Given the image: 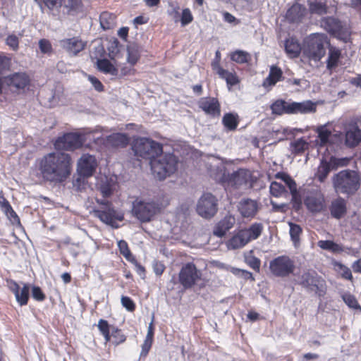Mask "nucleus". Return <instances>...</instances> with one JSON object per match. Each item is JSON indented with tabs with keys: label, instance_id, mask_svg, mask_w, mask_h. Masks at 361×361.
<instances>
[{
	"label": "nucleus",
	"instance_id": "nucleus-59",
	"mask_svg": "<svg viewBox=\"0 0 361 361\" xmlns=\"http://www.w3.org/2000/svg\"><path fill=\"white\" fill-rule=\"evenodd\" d=\"M39 47L40 51L44 54L49 53L51 50V45L50 42L45 39L39 40Z\"/></svg>",
	"mask_w": 361,
	"mask_h": 361
},
{
	"label": "nucleus",
	"instance_id": "nucleus-33",
	"mask_svg": "<svg viewBox=\"0 0 361 361\" xmlns=\"http://www.w3.org/2000/svg\"><path fill=\"white\" fill-rule=\"evenodd\" d=\"M97 68L99 71L116 76L118 73V69L108 59H98L97 61Z\"/></svg>",
	"mask_w": 361,
	"mask_h": 361
},
{
	"label": "nucleus",
	"instance_id": "nucleus-14",
	"mask_svg": "<svg viewBox=\"0 0 361 361\" xmlns=\"http://www.w3.org/2000/svg\"><path fill=\"white\" fill-rule=\"evenodd\" d=\"M303 4H295L293 5L286 13V18L291 23H298L305 15L308 8L310 13L316 11V0H302Z\"/></svg>",
	"mask_w": 361,
	"mask_h": 361
},
{
	"label": "nucleus",
	"instance_id": "nucleus-24",
	"mask_svg": "<svg viewBox=\"0 0 361 361\" xmlns=\"http://www.w3.org/2000/svg\"><path fill=\"white\" fill-rule=\"evenodd\" d=\"M60 46L69 54L76 55L84 49L85 44L79 38L73 37L61 40Z\"/></svg>",
	"mask_w": 361,
	"mask_h": 361
},
{
	"label": "nucleus",
	"instance_id": "nucleus-5",
	"mask_svg": "<svg viewBox=\"0 0 361 361\" xmlns=\"http://www.w3.org/2000/svg\"><path fill=\"white\" fill-rule=\"evenodd\" d=\"M219 210V200L212 192H205L197 201L195 211L204 219L210 220Z\"/></svg>",
	"mask_w": 361,
	"mask_h": 361
},
{
	"label": "nucleus",
	"instance_id": "nucleus-4",
	"mask_svg": "<svg viewBox=\"0 0 361 361\" xmlns=\"http://www.w3.org/2000/svg\"><path fill=\"white\" fill-rule=\"evenodd\" d=\"M333 184L337 192L353 195L360 188V177L354 171L343 170L334 176Z\"/></svg>",
	"mask_w": 361,
	"mask_h": 361
},
{
	"label": "nucleus",
	"instance_id": "nucleus-11",
	"mask_svg": "<svg viewBox=\"0 0 361 361\" xmlns=\"http://www.w3.org/2000/svg\"><path fill=\"white\" fill-rule=\"evenodd\" d=\"M201 278L202 271L192 262L183 265L178 274L179 283L185 290L194 286Z\"/></svg>",
	"mask_w": 361,
	"mask_h": 361
},
{
	"label": "nucleus",
	"instance_id": "nucleus-13",
	"mask_svg": "<svg viewBox=\"0 0 361 361\" xmlns=\"http://www.w3.org/2000/svg\"><path fill=\"white\" fill-rule=\"evenodd\" d=\"M269 268L271 273L278 277H286L294 271L295 264L287 256H279L270 262Z\"/></svg>",
	"mask_w": 361,
	"mask_h": 361
},
{
	"label": "nucleus",
	"instance_id": "nucleus-40",
	"mask_svg": "<svg viewBox=\"0 0 361 361\" xmlns=\"http://www.w3.org/2000/svg\"><path fill=\"white\" fill-rule=\"evenodd\" d=\"M30 286L28 284L23 283V287L15 294L16 299L20 305H25L29 299Z\"/></svg>",
	"mask_w": 361,
	"mask_h": 361
},
{
	"label": "nucleus",
	"instance_id": "nucleus-39",
	"mask_svg": "<svg viewBox=\"0 0 361 361\" xmlns=\"http://www.w3.org/2000/svg\"><path fill=\"white\" fill-rule=\"evenodd\" d=\"M309 144L304 138H300L291 143L290 147L295 156L301 155L308 148Z\"/></svg>",
	"mask_w": 361,
	"mask_h": 361
},
{
	"label": "nucleus",
	"instance_id": "nucleus-41",
	"mask_svg": "<svg viewBox=\"0 0 361 361\" xmlns=\"http://www.w3.org/2000/svg\"><path fill=\"white\" fill-rule=\"evenodd\" d=\"M317 245L323 250L333 253H338L343 251V248L338 244L332 240H319Z\"/></svg>",
	"mask_w": 361,
	"mask_h": 361
},
{
	"label": "nucleus",
	"instance_id": "nucleus-63",
	"mask_svg": "<svg viewBox=\"0 0 361 361\" xmlns=\"http://www.w3.org/2000/svg\"><path fill=\"white\" fill-rule=\"evenodd\" d=\"M118 44L119 42H118V40L116 39L111 44L110 47L108 48L109 51V56L111 59H114V57L118 53Z\"/></svg>",
	"mask_w": 361,
	"mask_h": 361
},
{
	"label": "nucleus",
	"instance_id": "nucleus-34",
	"mask_svg": "<svg viewBox=\"0 0 361 361\" xmlns=\"http://www.w3.org/2000/svg\"><path fill=\"white\" fill-rule=\"evenodd\" d=\"M290 106V100L285 101L283 99H277L270 106L273 114L283 115L288 114V109Z\"/></svg>",
	"mask_w": 361,
	"mask_h": 361
},
{
	"label": "nucleus",
	"instance_id": "nucleus-18",
	"mask_svg": "<svg viewBox=\"0 0 361 361\" xmlns=\"http://www.w3.org/2000/svg\"><path fill=\"white\" fill-rule=\"evenodd\" d=\"M198 106L211 117H219L221 114L220 104L216 98L202 97L198 102Z\"/></svg>",
	"mask_w": 361,
	"mask_h": 361
},
{
	"label": "nucleus",
	"instance_id": "nucleus-3",
	"mask_svg": "<svg viewBox=\"0 0 361 361\" xmlns=\"http://www.w3.org/2000/svg\"><path fill=\"white\" fill-rule=\"evenodd\" d=\"M285 50L291 58L298 57L302 51L303 56L310 61L316 62V33H312L305 38L302 47L295 39H286Z\"/></svg>",
	"mask_w": 361,
	"mask_h": 361
},
{
	"label": "nucleus",
	"instance_id": "nucleus-8",
	"mask_svg": "<svg viewBox=\"0 0 361 361\" xmlns=\"http://www.w3.org/2000/svg\"><path fill=\"white\" fill-rule=\"evenodd\" d=\"M159 209L158 204L154 201L147 202L136 199L133 202L131 212L140 222L145 223L150 221Z\"/></svg>",
	"mask_w": 361,
	"mask_h": 361
},
{
	"label": "nucleus",
	"instance_id": "nucleus-31",
	"mask_svg": "<svg viewBox=\"0 0 361 361\" xmlns=\"http://www.w3.org/2000/svg\"><path fill=\"white\" fill-rule=\"evenodd\" d=\"M106 143L113 147H125L128 143V137L123 133H113L106 137Z\"/></svg>",
	"mask_w": 361,
	"mask_h": 361
},
{
	"label": "nucleus",
	"instance_id": "nucleus-2",
	"mask_svg": "<svg viewBox=\"0 0 361 361\" xmlns=\"http://www.w3.org/2000/svg\"><path fill=\"white\" fill-rule=\"evenodd\" d=\"M40 171L46 180L63 183L71 173V159H41Z\"/></svg>",
	"mask_w": 361,
	"mask_h": 361
},
{
	"label": "nucleus",
	"instance_id": "nucleus-50",
	"mask_svg": "<svg viewBox=\"0 0 361 361\" xmlns=\"http://www.w3.org/2000/svg\"><path fill=\"white\" fill-rule=\"evenodd\" d=\"M317 137L320 139L322 145L326 144L329 138L331 137V133L324 129L322 126L317 128Z\"/></svg>",
	"mask_w": 361,
	"mask_h": 361
},
{
	"label": "nucleus",
	"instance_id": "nucleus-36",
	"mask_svg": "<svg viewBox=\"0 0 361 361\" xmlns=\"http://www.w3.org/2000/svg\"><path fill=\"white\" fill-rule=\"evenodd\" d=\"M238 116L232 113L224 114L222 118V123L228 130H234L238 125Z\"/></svg>",
	"mask_w": 361,
	"mask_h": 361
},
{
	"label": "nucleus",
	"instance_id": "nucleus-54",
	"mask_svg": "<svg viewBox=\"0 0 361 361\" xmlns=\"http://www.w3.org/2000/svg\"><path fill=\"white\" fill-rule=\"evenodd\" d=\"M122 305L128 311L133 312L135 309V305L132 299L128 296L121 297Z\"/></svg>",
	"mask_w": 361,
	"mask_h": 361
},
{
	"label": "nucleus",
	"instance_id": "nucleus-52",
	"mask_svg": "<svg viewBox=\"0 0 361 361\" xmlns=\"http://www.w3.org/2000/svg\"><path fill=\"white\" fill-rule=\"evenodd\" d=\"M118 246L121 254L127 259H129L132 255L128 248V243L125 240H121L118 242Z\"/></svg>",
	"mask_w": 361,
	"mask_h": 361
},
{
	"label": "nucleus",
	"instance_id": "nucleus-44",
	"mask_svg": "<svg viewBox=\"0 0 361 361\" xmlns=\"http://www.w3.org/2000/svg\"><path fill=\"white\" fill-rule=\"evenodd\" d=\"M87 178L78 174L77 176H73L72 185L76 192H82L85 189L87 183Z\"/></svg>",
	"mask_w": 361,
	"mask_h": 361
},
{
	"label": "nucleus",
	"instance_id": "nucleus-19",
	"mask_svg": "<svg viewBox=\"0 0 361 361\" xmlns=\"http://www.w3.org/2000/svg\"><path fill=\"white\" fill-rule=\"evenodd\" d=\"M152 145H154L157 146V149H159V142L150 138L139 137L134 139L132 143V150L135 156L143 158L145 157L147 147H153Z\"/></svg>",
	"mask_w": 361,
	"mask_h": 361
},
{
	"label": "nucleus",
	"instance_id": "nucleus-15",
	"mask_svg": "<svg viewBox=\"0 0 361 361\" xmlns=\"http://www.w3.org/2000/svg\"><path fill=\"white\" fill-rule=\"evenodd\" d=\"M345 142L348 147H355L361 142V116L353 118L345 131Z\"/></svg>",
	"mask_w": 361,
	"mask_h": 361
},
{
	"label": "nucleus",
	"instance_id": "nucleus-37",
	"mask_svg": "<svg viewBox=\"0 0 361 361\" xmlns=\"http://www.w3.org/2000/svg\"><path fill=\"white\" fill-rule=\"evenodd\" d=\"M247 233L249 241L258 238L263 231V225L261 223H255L252 224L247 229H243Z\"/></svg>",
	"mask_w": 361,
	"mask_h": 361
},
{
	"label": "nucleus",
	"instance_id": "nucleus-46",
	"mask_svg": "<svg viewBox=\"0 0 361 361\" xmlns=\"http://www.w3.org/2000/svg\"><path fill=\"white\" fill-rule=\"evenodd\" d=\"M111 338L112 343L116 345L123 343L126 339L121 330L114 326H111Z\"/></svg>",
	"mask_w": 361,
	"mask_h": 361
},
{
	"label": "nucleus",
	"instance_id": "nucleus-56",
	"mask_svg": "<svg viewBox=\"0 0 361 361\" xmlns=\"http://www.w3.org/2000/svg\"><path fill=\"white\" fill-rule=\"evenodd\" d=\"M6 43L13 50H16L18 48V37L15 35H8L6 39Z\"/></svg>",
	"mask_w": 361,
	"mask_h": 361
},
{
	"label": "nucleus",
	"instance_id": "nucleus-45",
	"mask_svg": "<svg viewBox=\"0 0 361 361\" xmlns=\"http://www.w3.org/2000/svg\"><path fill=\"white\" fill-rule=\"evenodd\" d=\"M289 226L290 238L295 246H296L300 241V235L302 233V228L299 225L293 223H289Z\"/></svg>",
	"mask_w": 361,
	"mask_h": 361
},
{
	"label": "nucleus",
	"instance_id": "nucleus-12",
	"mask_svg": "<svg viewBox=\"0 0 361 361\" xmlns=\"http://www.w3.org/2000/svg\"><path fill=\"white\" fill-rule=\"evenodd\" d=\"M97 202L101 205V207L94 209V213L102 222L108 225H112L114 220H123V216L114 209L111 202L104 199H97Z\"/></svg>",
	"mask_w": 361,
	"mask_h": 361
},
{
	"label": "nucleus",
	"instance_id": "nucleus-25",
	"mask_svg": "<svg viewBox=\"0 0 361 361\" xmlns=\"http://www.w3.org/2000/svg\"><path fill=\"white\" fill-rule=\"evenodd\" d=\"M235 223V219L231 215H226L215 226L213 233L217 237H223Z\"/></svg>",
	"mask_w": 361,
	"mask_h": 361
},
{
	"label": "nucleus",
	"instance_id": "nucleus-61",
	"mask_svg": "<svg viewBox=\"0 0 361 361\" xmlns=\"http://www.w3.org/2000/svg\"><path fill=\"white\" fill-rule=\"evenodd\" d=\"M171 9L168 10L169 14L173 18L175 22H178L179 20V6H175L172 4H170Z\"/></svg>",
	"mask_w": 361,
	"mask_h": 361
},
{
	"label": "nucleus",
	"instance_id": "nucleus-22",
	"mask_svg": "<svg viewBox=\"0 0 361 361\" xmlns=\"http://www.w3.org/2000/svg\"><path fill=\"white\" fill-rule=\"evenodd\" d=\"M316 104L310 100H305L301 102H293L290 100V106L288 114H309L315 110Z\"/></svg>",
	"mask_w": 361,
	"mask_h": 361
},
{
	"label": "nucleus",
	"instance_id": "nucleus-30",
	"mask_svg": "<svg viewBox=\"0 0 361 361\" xmlns=\"http://www.w3.org/2000/svg\"><path fill=\"white\" fill-rule=\"evenodd\" d=\"M337 4L335 0H317V14L336 13Z\"/></svg>",
	"mask_w": 361,
	"mask_h": 361
},
{
	"label": "nucleus",
	"instance_id": "nucleus-62",
	"mask_svg": "<svg viewBox=\"0 0 361 361\" xmlns=\"http://www.w3.org/2000/svg\"><path fill=\"white\" fill-rule=\"evenodd\" d=\"M97 326L101 334H107V332L110 331V329H111V327H110L109 325L108 322L102 319H99Z\"/></svg>",
	"mask_w": 361,
	"mask_h": 361
},
{
	"label": "nucleus",
	"instance_id": "nucleus-27",
	"mask_svg": "<svg viewBox=\"0 0 361 361\" xmlns=\"http://www.w3.org/2000/svg\"><path fill=\"white\" fill-rule=\"evenodd\" d=\"M209 175L216 180V182L221 184L224 188H226L229 173L227 172L226 169L222 163L219 166L211 168L209 169Z\"/></svg>",
	"mask_w": 361,
	"mask_h": 361
},
{
	"label": "nucleus",
	"instance_id": "nucleus-49",
	"mask_svg": "<svg viewBox=\"0 0 361 361\" xmlns=\"http://www.w3.org/2000/svg\"><path fill=\"white\" fill-rule=\"evenodd\" d=\"M153 147H147L145 158H158L163 152L162 145L159 143V149H157V146L152 145Z\"/></svg>",
	"mask_w": 361,
	"mask_h": 361
},
{
	"label": "nucleus",
	"instance_id": "nucleus-60",
	"mask_svg": "<svg viewBox=\"0 0 361 361\" xmlns=\"http://www.w3.org/2000/svg\"><path fill=\"white\" fill-rule=\"evenodd\" d=\"M247 263L255 271H259V267H260L261 262L258 258H257L255 257H251L247 259Z\"/></svg>",
	"mask_w": 361,
	"mask_h": 361
},
{
	"label": "nucleus",
	"instance_id": "nucleus-17",
	"mask_svg": "<svg viewBox=\"0 0 361 361\" xmlns=\"http://www.w3.org/2000/svg\"><path fill=\"white\" fill-rule=\"evenodd\" d=\"M324 39L329 49V56L326 60V67L331 70L338 66L339 59L341 56V51L340 49L334 47L330 42L329 38L325 34L317 33V40Z\"/></svg>",
	"mask_w": 361,
	"mask_h": 361
},
{
	"label": "nucleus",
	"instance_id": "nucleus-51",
	"mask_svg": "<svg viewBox=\"0 0 361 361\" xmlns=\"http://www.w3.org/2000/svg\"><path fill=\"white\" fill-rule=\"evenodd\" d=\"M82 0H66L65 6L69 11H78L82 8Z\"/></svg>",
	"mask_w": 361,
	"mask_h": 361
},
{
	"label": "nucleus",
	"instance_id": "nucleus-6",
	"mask_svg": "<svg viewBox=\"0 0 361 361\" xmlns=\"http://www.w3.org/2000/svg\"><path fill=\"white\" fill-rule=\"evenodd\" d=\"M90 133L87 130L80 133H68L59 137L55 143V149L58 151H73L82 147L86 137Z\"/></svg>",
	"mask_w": 361,
	"mask_h": 361
},
{
	"label": "nucleus",
	"instance_id": "nucleus-57",
	"mask_svg": "<svg viewBox=\"0 0 361 361\" xmlns=\"http://www.w3.org/2000/svg\"><path fill=\"white\" fill-rule=\"evenodd\" d=\"M32 296L37 301H43L45 298V295L43 293L42 289L38 286L32 287Z\"/></svg>",
	"mask_w": 361,
	"mask_h": 361
},
{
	"label": "nucleus",
	"instance_id": "nucleus-42",
	"mask_svg": "<svg viewBox=\"0 0 361 361\" xmlns=\"http://www.w3.org/2000/svg\"><path fill=\"white\" fill-rule=\"evenodd\" d=\"M219 77L226 81L228 85L234 86L239 82L235 73L228 71L225 69H220Z\"/></svg>",
	"mask_w": 361,
	"mask_h": 361
},
{
	"label": "nucleus",
	"instance_id": "nucleus-47",
	"mask_svg": "<svg viewBox=\"0 0 361 361\" xmlns=\"http://www.w3.org/2000/svg\"><path fill=\"white\" fill-rule=\"evenodd\" d=\"M342 298L350 308L361 310V307L353 295L346 293L342 295Z\"/></svg>",
	"mask_w": 361,
	"mask_h": 361
},
{
	"label": "nucleus",
	"instance_id": "nucleus-64",
	"mask_svg": "<svg viewBox=\"0 0 361 361\" xmlns=\"http://www.w3.org/2000/svg\"><path fill=\"white\" fill-rule=\"evenodd\" d=\"M152 341L149 340L145 339L144 343L142 345V350L140 353L141 357H145L148 354L151 347H152Z\"/></svg>",
	"mask_w": 361,
	"mask_h": 361
},
{
	"label": "nucleus",
	"instance_id": "nucleus-16",
	"mask_svg": "<svg viewBox=\"0 0 361 361\" xmlns=\"http://www.w3.org/2000/svg\"><path fill=\"white\" fill-rule=\"evenodd\" d=\"M350 159H321L319 166L317 168V178L323 182L330 171L336 169L338 166H345L348 164Z\"/></svg>",
	"mask_w": 361,
	"mask_h": 361
},
{
	"label": "nucleus",
	"instance_id": "nucleus-20",
	"mask_svg": "<svg viewBox=\"0 0 361 361\" xmlns=\"http://www.w3.org/2000/svg\"><path fill=\"white\" fill-rule=\"evenodd\" d=\"M238 208L244 218H253L258 212L259 204L256 200L245 198L239 202Z\"/></svg>",
	"mask_w": 361,
	"mask_h": 361
},
{
	"label": "nucleus",
	"instance_id": "nucleus-7",
	"mask_svg": "<svg viewBox=\"0 0 361 361\" xmlns=\"http://www.w3.org/2000/svg\"><path fill=\"white\" fill-rule=\"evenodd\" d=\"M320 26L331 36L343 42H347L350 36L348 29L338 18L332 16L322 18Z\"/></svg>",
	"mask_w": 361,
	"mask_h": 361
},
{
	"label": "nucleus",
	"instance_id": "nucleus-55",
	"mask_svg": "<svg viewBox=\"0 0 361 361\" xmlns=\"http://www.w3.org/2000/svg\"><path fill=\"white\" fill-rule=\"evenodd\" d=\"M302 283L307 287L316 286V279L309 273H305L302 276Z\"/></svg>",
	"mask_w": 361,
	"mask_h": 361
},
{
	"label": "nucleus",
	"instance_id": "nucleus-32",
	"mask_svg": "<svg viewBox=\"0 0 361 361\" xmlns=\"http://www.w3.org/2000/svg\"><path fill=\"white\" fill-rule=\"evenodd\" d=\"M282 77V71L277 66H271L267 78L263 82V86L267 87L268 86L274 85Z\"/></svg>",
	"mask_w": 361,
	"mask_h": 361
},
{
	"label": "nucleus",
	"instance_id": "nucleus-10",
	"mask_svg": "<svg viewBox=\"0 0 361 361\" xmlns=\"http://www.w3.org/2000/svg\"><path fill=\"white\" fill-rule=\"evenodd\" d=\"M152 173L155 178L163 180L177 170L178 159H149Z\"/></svg>",
	"mask_w": 361,
	"mask_h": 361
},
{
	"label": "nucleus",
	"instance_id": "nucleus-38",
	"mask_svg": "<svg viewBox=\"0 0 361 361\" xmlns=\"http://www.w3.org/2000/svg\"><path fill=\"white\" fill-rule=\"evenodd\" d=\"M231 59L238 63H247L251 60V55L243 50H236L231 54Z\"/></svg>",
	"mask_w": 361,
	"mask_h": 361
},
{
	"label": "nucleus",
	"instance_id": "nucleus-1",
	"mask_svg": "<svg viewBox=\"0 0 361 361\" xmlns=\"http://www.w3.org/2000/svg\"><path fill=\"white\" fill-rule=\"evenodd\" d=\"M281 178L290 190L292 196L291 204L295 211L300 212L304 204L310 212H316V184L314 178H307L299 189L297 188L295 181L288 175L282 174Z\"/></svg>",
	"mask_w": 361,
	"mask_h": 361
},
{
	"label": "nucleus",
	"instance_id": "nucleus-43",
	"mask_svg": "<svg viewBox=\"0 0 361 361\" xmlns=\"http://www.w3.org/2000/svg\"><path fill=\"white\" fill-rule=\"evenodd\" d=\"M128 58L127 60L131 65H135L139 57L138 47L136 44H130L127 48Z\"/></svg>",
	"mask_w": 361,
	"mask_h": 361
},
{
	"label": "nucleus",
	"instance_id": "nucleus-29",
	"mask_svg": "<svg viewBox=\"0 0 361 361\" xmlns=\"http://www.w3.org/2000/svg\"><path fill=\"white\" fill-rule=\"evenodd\" d=\"M115 188V181L111 178L105 176L101 179L99 183V190L104 198L109 197L112 195Z\"/></svg>",
	"mask_w": 361,
	"mask_h": 361
},
{
	"label": "nucleus",
	"instance_id": "nucleus-58",
	"mask_svg": "<svg viewBox=\"0 0 361 361\" xmlns=\"http://www.w3.org/2000/svg\"><path fill=\"white\" fill-rule=\"evenodd\" d=\"M10 66V59L5 56L0 55V75L3 74L4 71H6L9 68Z\"/></svg>",
	"mask_w": 361,
	"mask_h": 361
},
{
	"label": "nucleus",
	"instance_id": "nucleus-48",
	"mask_svg": "<svg viewBox=\"0 0 361 361\" xmlns=\"http://www.w3.org/2000/svg\"><path fill=\"white\" fill-rule=\"evenodd\" d=\"M270 193L274 197L281 196L284 192H286V188L283 185L280 183H277L274 181L271 183L270 187Z\"/></svg>",
	"mask_w": 361,
	"mask_h": 361
},
{
	"label": "nucleus",
	"instance_id": "nucleus-9",
	"mask_svg": "<svg viewBox=\"0 0 361 361\" xmlns=\"http://www.w3.org/2000/svg\"><path fill=\"white\" fill-rule=\"evenodd\" d=\"M255 180L256 178H253L249 170L240 169L232 173H229L225 188L250 189L253 187Z\"/></svg>",
	"mask_w": 361,
	"mask_h": 361
},
{
	"label": "nucleus",
	"instance_id": "nucleus-26",
	"mask_svg": "<svg viewBox=\"0 0 361 361\" xmlns=\"http://www.w3.org/2000/svg\"><path fill=\"white\" fill-rule=\"evenodd\" d=\"M329 211L332 217L340 219L347 212L346 202L342 197H338L331 202L329 207Z\"/></svg>",
	"mask_w": 361,
	"mask_h": 361
},
{
	"label": "nucleus",
	"instance_id": "nucleus-53",
	"mask_svg": "<svg viewBox=\"0 0 361 361\" xmlns=\"http://www.w3.org/2000/svg\"><path fill=\"white\" fill-rule=\"evenodd\" d=\"M193 20V17L189 8H185L183 10L181 16V25L185 26L190 23Z\"/></svg>",
	"mask_w": 361,
	"mask_h": 361
},
{
	"label": "nucleus",
	"instance_id": "nucleus-23",
	"mask_svg": "<svg viewBox=\"0 0 361 361\" xmlns=\"http://www.w3.org/2000/svg\"><path fill=\"white\" fill-rule=\"evenodd\" d=\"M4 83L16 89H23L29 83V78L25 73H16L7 77H3V85Z\"/></svg>",
	"mask_w": 361,
	"mask_h": 361
},
{
	"label": "nucleus",
	"instance_id": "nucleus-28",
	"mask_svg": "<svg viewBox=\"0 0 361 361\" xmlns=\"http://www.w3.org/2000/svg\"><path fill=\"white\" fill-rule=\"evenodd\" d=\"M246 235L247 233L243 229L239 231L228 241V247L231 250H236L244 247L250 242Z\"/></svg>",
	"mask_w": 361,
	"mask_h": 361
},
{
	"label": "nucleus",
	"instance_id": "nucleus-35",
	"mask_svg": "<svg viewBox=\"0 0 361 361\" xmlns=\"http://www.w3.org/2000/svg\"><path fill=\"white\" fill-rule=\"evenodd\" d=\"M100 25L104 30L113 28L116 25V16L109 12H103L99 16Z\"/></svg>",
	"mask_w": 361,
	"mask_h": 361
},
{
	"label": "nucleus",
	"instance_id": "nucleus-21",
	"mask_svg": "<svg viewBox=\"0 0 361 361\" xmlns=\"http://www.w3.org/2000/svg\"><path fill=\"white\" fill-rule=\"evenodd\" d=\"M98 165L97 159H78L77 173L88 178L94 174Z\"/></svg>",
	"mask_w": 361,
	"mask_h": 361
}]
</instances>
